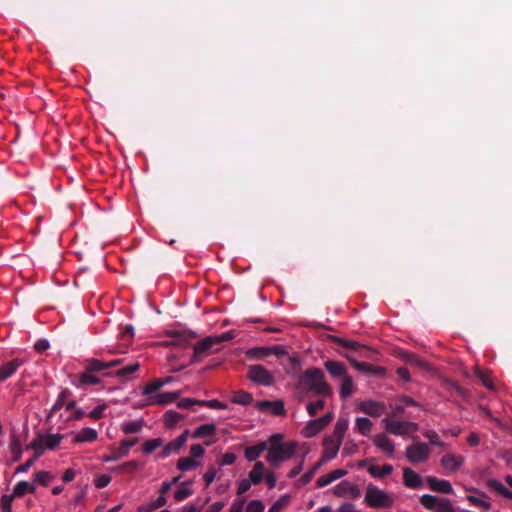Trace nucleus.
<instances>
[{"mask_svg": "<svg viewBox=\"0 0 512 512\" xmlns=\"http://www.w3.org/2000/svg\"><path fill=\"white\" fill-rule=\"evenodd\" d=\"M467 500L474 506H477V507H481L483 508L485 511H488L491 509V504L487 501H484L478 497H475V496H472V495H468L467 496Z\"/></svg>", "mask_w": 512, "mask_h": 512, "instance_id": "680f3d73", "label": "nucleus"}, {"mask_svg": "<svg viewBox=\"0 0 512 512\" xmlns=\"http://www.w3.org/2000/svg\"><path fill=\"white\" fill-rule=\"evenodd\" d=\"M162 445V439L161 438H155L147 440L143 445V451L147 454L152 453L155 451L158 447Z\"/></svg>", "mask_w": 512, "mask_h": 512, "instance_id": "4d7b16f0", "label": "nucleus"}, {"mask_svg": "<svg viewBox=\"0 0 512 512\" xmlns=\"http://www.w3.org/2000/svg\"><path fill=\"white\" fill-rule=\"evenodd\" d=\"M465 458L462 455L455 454H445L441 458V465L444 469H446L449 473L457 472L460 467L463 465Z\"/></svg>", "mask_w": 512, "mask_h": 512, "instance_id": "ddd939ff", "label": "nucleus"}, {"mask_svg": "<svg viewBox=\"0 0 512 512\" xmlns=\"http://www.w3.org/2000/svg\"><path fill=\"white\" fill-rule=\"evenodd\" d=\"M192 481H186L175 491L174 498L177 501H182L193 494V490L189 487Z\"/></svg>", "mask_w": 512, "mask_h": 512, "instance_id": "58836bf2", "label": "nucleus"}, {"mask_svg": "<svg viewBox=\"0 0 512 512\" xmlns=\"http://www.w3.org/2000/svg\"><path fill=\"white\" fill-rule=\"evenodd\" d=\"M248 378L259 385L271 386L274 384L272 373L262 365H251L248 369Z\"/></svg>", "mask_w": 512, "mask_h": 512, "instance_id": "423d86ee", "label": "nucleus"}, {"mask_svg": "<svg viewBox=\"0 0 512 512\" xmlns=\"http://www.w3.org/2000/svg\"><path fill=\"white\" fill-rule=\"evenodd\" d=\"M290 497L284 495L280 497L268 510V512H280L285 505L289 503Z\"/></svg>", "mask_w": 512, "mask_h": 512, "instance_id": "bf43d9fd", "label": "nucleus"}, {"mask_svg": "<svg viewBox=\"0 0 512 512\" xmlns=\"http://www.w3.org/2000/svg\"><path fill=\"white\" fill-rule=\"evenodd\" d=\"M424 437L428 439L429 443L435 446L444 447V442L440 439L439 435L434 430H428L424 433Z\"/></svg>", "mask_w": 512, "mask_h": 512, "instance_id": "13d9d810", "label": "nucleus"}, {"mask_svg": "<svg viewBox=\"0 0 512 512\" xmlns=\"http://www.w3.org/2000/svg\"><path fill=\"white\" fill-rule=\"evenodd\" d=\"M217 472L218 470L214 466L208 468V470L204 474V481L206 486H209L214 481Z\"/></svg>", "mask_w": 512, "mask_h": 512, "instance_id": "69168bd1", "label": "nucleus"}, {"mask_svg": "<svg viewBox=\"0 0 512 512\" xmlns=\"http://www.w3.org/2000/svg\"><path fill=\"white\" fill-rule=\"evenodd\" d=\"M403 484L410 489H420L423 486L421 476L409 467L403 468Z\"/></svg>", "mask_w": 512, "mask_h": 512, "instance_id": "f3484780", "label": "nucleus"}, {"mask_svg": "<svg viewBox=\"0 0 512 512\" xmlns=\"http://www.w3.org/2000/svg\"><path fill=\"white\" fill-rule=\"evenodd\" d=\"M98 437V433L93 428H83L79 433L74 435V443H91Z\"/></svg>", "mask_w": 512, "mask_h": 512, "instance_id": "393cba45", "label": "nucleus"}, {"mask_svg": "<svg viewBox=\"0 0 512 512\" xmlns=\"http://www.w3.org/2000/svg\"><path fill=\"white\" fill-rule=\"evenodd\" d=\"M374 445L382 450L388 457H393L395 445L385 434H377L373 437Z\"/></svg>", "mask_w": 512, "mask_h": 512, "instance_id": "a211bd4d", "label": "nucleus"}, {"mask_svg": "<svg viewBox=\"0 0 512 512\" xmlns=\"http://www.w3.org/2000/svg\"><path fill=\"white\" fill-rule=\"evenodd\" d=\"M334 494L338 497L349 496L352 499H357L360 497L361 492L357 485L351 484L348 481H342L335 487Z\"/></svg>", "mask_w": 512, "mask_h": 512, "instance_id": "4468645a", "label": "nucleus"}, {"mask_svg": "<svg viewBox=\"0 0 512 512\" xmlns=\"http://www.w3.org/2000/svg\"><path fill=\"white\" fill-rule=\"evenodd\" d=\"M26 449H32L34 451L33 458L37 460L39 457H41L45 452V447L40 442V440L36 437L30 444L26 446Z\"/></svg>", "mask_w": 512, "mask_h": 512, "instance_id": "3c124183", "label": "nucleus"}, {"mask_svg": "<svg viewBox=\"0 0 512 512\" xmlns=\"http://www.w3.org/2000/svg\"><path fill=\"white\" fill-rule=\"evenodd\" d=\"M235 337L233 331H227L220 335L207 336L193 347V355L191 362H198L203 356L208 355L215 345H219L222 342L230 341Z\"/></svg>", "mask_w": 512, "mask_h": 512, "instance_id": "7ed1b4c3", "label": "nucleus"}, {"mask_svg": "<svg viewBox=\"0 0 512 512\" xmlns=\"http://www.w3.org/2000/svg\"><path fill=\"white\" fill-rule=\"evenodd\" d=\"M347 474V471L344 469H336L331 471L330 473L323 475L317 479V486L318 487H325L329 485L330 483L334 482L335 480L345 476Z\"/></svg>", "mask_w": 512, "mask_h": 512, "instance_id": "b1692460", "label": "nucleus"}, {"mask_svg": "<svg viewBox=\"0 0 512 512\" xmlns=\"http://www.w3.org/2000/svg\"><path fill=\"white\" fill-rule=\"evenodd\" d=\"M107 407L108 405L105 403L98 405L88 414V416L94 420H99L104 416V411Z\"/></svg>", "mask_w": 512, "mask_h": 512, "instance_id": "e2e57ef3", "label": "nucleus"}, {"mask_svg": "<svg viewBox=\"0 0 512 512\" xmlns=\"http://www.w3.org/2000/svg\"><path fill=\"white\" fill-rule=\"evenodd\" d=\"M231 401L239 405H248L252 403L253 397L251 393L246 392L244 390H239L234 392Z\"/></svg>", "mask_w": 512, "mask_h": 512, "instance_id": "e433bc0d", "label": "nucleus"}, {"mask_svg": "<svg viewBox=\"0 0 512 512\" xmlns=\"http://www.w3.org/2000/svg\"><path fill=\"white\" fill-rule=\"evenodd\" d=\"M10 451L12 454V460L17 462L22 457L21 441L18 435L12 434L10 438Z\"/></svg>", "mask_w": 512, "mask_h": 512, "instance_id": "c756f323", "label": "nucleus"}, {"mask_svg": "<svg viewBox=\"0 0 512 512\" xmlns=\"http://www.w3.org/2000/svg\"><path fill=\"white\" fill-rule=\"evenodd\" d=\"M188 436H189V430H185L180 436H178L176 439L170 441L169 443H167L161 454H160V457L161 458H167L169 455H171L172 453H177L181 447L186 443L187 439H188Z\"/></svg>", "mask_w": 512, "mask_h": 512, "instance_id": "9d476101", "label": "nucleus"}, {"mask_svg": "<svg viewBox=\"0 0 512 512\" xmlns=\"http://www.w3.org/2000/svg\"><path fill=\"white\" fill-rule=\"evenodd\" d=\"M245 502L246 500L244 498H236L233 501L229 509V512H242Z\"/></svg>", "mask_w": 512, "mask_h": 512, "instance_id": "774afa93", "label": "nucleus"}, {"mask_svg": "<svg viewBox=\"0 0 512 512\" xmlns=\"http://www.w3.org/2000/svg\"><path fill=\"white\" fill-rule=\"evenodd\" d=\"M270 356L269 347H254L246 351V357L250 360H261Z\"/></svg>", "mask_w": 512, "mask_h": 512, "instance_id": "7c9ffc66", "label": "nucleus"}, {"mask_svg": "<svg viewBox=\"0 0 512 512\" xmlns=\"http://www.w3.org/2000/svg\"><path fill=\"white\" fill-rule=\"evenodd\" d=\"M318 422L315 420H311L307 423V425L305 426L304 430H303V434L305 437L307 438H311V437H314L315 435H317L320 431L323 430V428H320L319 424H317Z\"/></svg>", "mask_w": 512, "mask_h": 512, "instance_id": "de8ad7c7", "label": "nucleus"}, {"mask_svg": "<svg viewBox=\"0 0 512 512\" xmlns=\"http://www.w3.org/2000/svg\"><path fill=\"white\" fill-rule=\"evenodd\" d=\"M358 432L364 436H367L372 428V421L366 417H358L355 421Z\"/></svg>", "mask_w": 512, "mask_h": 512, "instance_id": "c03bdc74", "label": "nucleus"}, {"mask_svg": "<svg viewBox=\"0 0 512 512\" xmlns=\"http://www.w3.org/2000/svg\"><path fill=\"white\" fill-rule=\"evenodd\" d=\"M419 501L424 508L433 512H456L448 498L424 494Z\"/></svg>", "mask_w": 512, "mask_h": 512, "instance_id": "39448f33", "label": "nucleus"}, {"mask_svg": "<svg viewBox=\"0 0 512 512\" xmlns=\"http://www.w3.org/2000/svg\"><path fill=\"white\" fill-rule=\"evenodd\" d=\"M70 412L71 414L66 419L67 422L81 420L86 415L85 410L82 408H76Z\"/></svg>", "mask_w": 512, "mask_h": 512, "instance_id": "338daca9", "label": "nucleus"}, {"mask_svg": "<svg viewBox=\"0 0 512 512\" xmlns=\"http://www.w3.org/2000/svg\"><path fill=\"white\" fill-rule=\"evenodd\" d=\"M198 405L199 406H207L209 408H212V409H219V410H224V409H227V405L223 402H220L219 400L217 399H212V400H200L198 402Z\"/></svg>", "mask_w": 512, "mask_h": 512, "instance_id": "6e6d98bb", "label": "nucleus"}, {"mask_svg": "<svg viewBox=\"0 0 512 512\" xmlns=\"http://www.w3.org/2000/svg\"><path fill=\"white\" fill-rule=\"evenodd\" d=\"M108 369L107 361L90 358L86 360L85 370L88 372L96 373Z\"/></svg>", "mask_w": 512, "mask_h": 512, "instance_id": "473e14b6", "label": "nucleus"}, {"mask_svg": "<svg viewBox=\"0 0 512 512\" xmlns=\"http://www.w3.org/2000/svg\"><path fill=\"white\" fill-rule=\"evenodd\" d=\"M325 463H326V462H325L322 458H320V459H319V460H318V461L313 465V467H312L310 470H308L306 473H304V474L301 476L300 481H301L303 484H307V483H309V482L313 479V477H314L315 473H316V472L321 468V466H322V465H324Z\"/></svg>", "mask_w": 512, "mask_h": 512, "instance_id": "49530a36", "label": "nucleus"}, {"mask_svg": "<svg viewBox=\"0 0 512 512\" xmlns=\"http://www.w3.org/2000/svg\"><path fill=\"white\" fill-rule=\"evenodd\" d=\"M37 438L43 444L45 449L54 450L60 444L61 440L64 438V435H62V434H46V435L39 434L37 436Z\"/></svg>", "mask_w": 512, "mask_h": 512, "instance_id": "4be33fe9", "label": "nucleus"}, {"mask_svg": "<svg viewBox=\"0 0 512 512\" xmlns=\"http://www.w3.org/2000/svg\"><path fill=\"white\" fill-rule=\"evenodd\" d=\"M347 429H348V420L343 419V418L338 419V421L336 422V425L334 427L333 435L330 438L334 439V440H339L342 443V440L345 436Z\"/></svg>", "mask_w": 512, "mask_h": 512, "instance_id": "2f4dec72", "label": "nucleus"}, {"mask_svg": "<svg viewBox=\"0 0 512 512\" xmlns=\"http://www.w3.org/2000/svg\"><path fill=\"white\" fill-rule=\"evenodd\" d=\"M80 385H98L101 383L100 378L94 375L92 372L84 371L79 375Z\"/></svg>", "mask_w": 512, "mask_h": 512, "instance_id": "a18cd8bd", "label": "nucleus"}, {"mask_svg": "<svg viewBox=\"0 0 512 512\" xmlns=\"http://www.w3.org/2000/svg\"><path fill=\"white\" fill-rule=\"evenodd\" d=\"M216 432V426L212 423L210 424H203L199 426L192 434L193 438H202V437H209L214 436Z\"/></svg>", "mask_w": 512, "mask_h": 512, "instance_id": "f704fd0d", "label": "nucleus"}, {"mask_svg": "<svg viewBox=\"0 0 512 512\" xmlns=\"http://www.w3.org/2000/svg\"><path fill=\"white\" fill-rule=\"evenodd\" d=\"M35 482L47 486L54 479V475L48 471H38L34 474Z\"/></svg>", "mask_w": 512, "mask_h": 512, "instance_id": "8fccbe9b", "label": "nucleus"}, {"mask_svg": "<svg viewBox=\"0 0 512 512\" xmlns=\"http://www.w3.org/2000/svg\"><path fill=\"white\" fill-rule=\"evenodd\" d=\"M36 491V486L34 483H30L27 481L18 482L13 489V494L17 498L23 497L27 493H34Z\"/></svg>", "mask_w": 512, "mask_h": 512, "instance_id": "bb28decb", "label": "nucleus"}, {"mask_svg": "<svg viewBox=\"0 0 512 512\" xmlns=\"http://www.w3.org/2000/svg\"><path fill=\"white\" fill-rule=\"evenodd\" d=\"M426 481H427L429 488L434 492L443 493V494H453L454 493V489L448 480L438 479L433 476H428L426 478Z\"/></svg>", "mask_w": 512, "mask_h": 512, "instance_id": "2eb2a0df", "label": "nucleus"}, {"mask_svg": "<svg viewBox=\"0 0 512 512\" xmlns=\"http://www.w3.org/2000/svg\"><path fill=\"white\" fill-rule=\"evenodd\" d=\"M325 406V401L322 399H319L315 402H310L307 405V412L311 417H314L317 415L319 410H322Z\"/></svg>", "mask_w": 512, "mask_h": 512, "instance_id": "864d4df0", "label": "nucleus"}, {"mask_svg": "<svg viewBox=\"0 0 512 512\" xmlns=\"http://www.w3.org/2000/svg\"><path fill=\"white\" fill-rule=\"evenodd\" d=\"M17 498L14 494H5L1 497V510L4 511H12V502Z\"/></svg>", "mask_w": 512, "mask_h": 512, "instance_id": "052dcab7", "label": "nucleus"}, {"mask_svg": "<svg viewBox=\"0 0 512 512\" xmlns=\"http://www.w3.org/2000/svg\"><path fill=\"white\" fill-rule=\"evenodd\" d=\"M143 425H144V420L143 419L135 420V421H129V422H126V423H124L122 425V431L125 434L139 433L142 430Z\"/></svg>", "mask_w": 512, "mask_h": 512, "instance_id": "ea45409f", "label": "nucleus"}, {"mask_svg": "<svg viewBox=\"0 0 512 512\" xmlns=\"http://www.w3.org/2000/svg\"><path fill=\"white\" fill-rule=\"evenodd\" d=\"M137 441H138L137 438L123 439L120 442L119 447L115 451H113V453L111 455L104 457V461L105 462L117 461V460L127 456L130 448L133 447L137 443Z\"/></svg>", "mask_w": 512, "mask_h": 512, "instance_id": "1a4fd4ad", "label": "nucleus"}, {"mask_svg": "<svg viewBox=\"0 0 512 512\" xmlns=\"http://www.w3.org/2000/svg\"><path fill=\"white\" fill-rule=\"evenodd\" d=\"M383 422L386 423V431L397 436H403L418 430V425L410 421H390L388 418H384Z\"/></svg>", "mask_w": 512, "mask_h": 512, "instance_id": "0eeeda50", "label": "nucleus"}, {"mask_svg": "<svg viewBox=\"0 0 512 512\" xmlns=\"http://www.w3.org/2000/svg\"><path fill=\"white\" fill-rule=\"evenodd\" d=\"M183 418H184L183 415H181L180 413H178L174 410H167L164 414L165 426L168 428H172L178 422H180Z\"/></svg>", "mask_w": 512, "mask_h": 512, "instance_id": "a19ab883", "label": "nucleus"}, {"mask_svg": "<svg viewBox=\"0 0 512 512\" xmlns=\"http://www.w3.org/2000/svg\"><path fill=\"white\" fill-rule=\"evenodd\" d=\"M369 474L374 478H384L393 472V466L385 464L382 467L371 465L368 467Z\"/></svg>", "mask_w": 512, "mask_h": 512, "instance_id": "cd10ccee", "label": "nucleus"}, {"mask_svg": "<svg viewBox=\"0 0 512 512\" xmlns=\"http://www.w3.org/2000/svg\"><path fill=\"white\" fill-rule=\"evenodd\" d=\"M365 502L372 508H390L394 499L377 486L369 484L366 488Z\"/></svg>", "mask_w": 512, "mask_h": 512, "instance_id": "20e7f679", "label": "nucleus"}, {"mask_svg": "<svg viewBox=\"0 0 512 512\" xmlns=\"http://www.w3.org/2000/svg\"><path fill=\"white\" fill-rule=\"evenodd\" d=\"M139 467H140L139 462H137L135 460H131V461L125 462V463L115 467L114 470L119 471V472H134Z\"/></svg>", "mask_w": 512, "mask_h": 512, "instance_id": "603ef678", "label": "nucleus"}, {"mask_svg": "<svg viewBox=\"0 0 512 512\" xmlns=\"http://www.w3.org/2000/svg\"><path fill=\"white\" fill-rule=\"evenodd\" d=\"M359 408L371 417H379L385 412L386 406L383 402L369 400L361 402Z\"/></svg>", "mask_w": 512, "mask_h": 512, "instance_id": "dca6fc26", "label": "nucleus"}, {"mask_svg": "<svg viewBox=\"0 0 512 512\" xmlns=\"http://www.w3.org/2000/svg\"><path fill=\"white\" fill-rule=\"evenodd\" d=\"M348 361L353 365L354 368H356L358 371L367 373V374H376V375H382L384 374V368L375 366L368 362H359L352 358L351 356H346Z\"/></svg>", "mask_w": 512, "mask_h": 512, "instance_id": "6ab92c4d", "label": "nucleus"}, {"mask_svg": "<svg viewBox=\"0 0 512 512\" xmlns=\"http://www.w3.org/2000/svg\"><path fill=\"white\" fill-rule=\"evenodd\" d=\"M25 360L21 358H14L7 362H4L0 366V381L3 382L8 378L12 377L15 372L24 364Z\"/></svg>", "mask_w": 512, "mask_h": 512, "instance_id": "f8f14e48", "label": "nucleus"}, {"mask_svg": "<svg viewBox=\"0 0 512 512\" xmlns=\"http://www.w3.org/2000/svg\"><path fill=\"white\" fill-rule=\"evenodd\" d=\"M301 383L314 394L328 397L332 395V389L325 381L324 372L316 367L304 371L301 377Z\"/></svg>", "mask_w": 512, "mask_h": 512, "instance_id": "f03ea898", "label": "nucleus"}, {"mask_svg": "<svg viewBox=\"0 0 512 512\" xmlns=\"http://www.w3.org/2000/svg\"><path fill=\"white\" fill-rule=\"evenodd\" d=\"M329 338L335 344L342 346L343 348H346V349L358 351L363 348V346L360 343L353 341V340L344 339V338L334 336V335L329 336Z\"/></svg>", "mask_w": 512, "mask_h": 512, "instance_id": "c85d7f7f", "label": "nucleus"}, {"mask_svg": "<svg viewBox=\"0 0 512 512\" xmlns=\"http://www.w3.org/2000/svg\"><path fill=\"white\" fill-rule=\"evenodd\" d=\"M167 502L165 496L160 495L157 499L152 501L151 503L144 504L138 507V512H153L161 507H163Z\"/></svg>", "mask_w": 512, "mask_h": 512, "instance_id": "72a5a7b5", "label": "nucleus"}, {"mask_svg": "<svg viewBox=\"0 0 512 512\" xmlns=\"http://www.w3.org/2000/svg\"><path fill=\"white\" fill-rule=\"evenodd\" d=\"M430 448L427 444L419 442L406 448V457L412 464L425 462L430 456Z\"/></svg>", "mask_w": 512, "mask_h": 512, "instance_id": "6e6552de", "label": "nucleus"}, {"mask_svg": "<svg viewBox=\"0 0 512 512\" xmlns=\"http://www.w3.org/2000/svg\"><path fill=\"white\" fill-rule=\"evenodd\" d=\"M341 444L342 443L339 440H334L329 437L326 438L323 443L324 451H323V455L321 458L325 462H328V461L334 459L337 456V453L340 449Z\"/></svg>", "mask_w": 512, "mask_h": 512, "instance_id": "aec40b11", "label": "nucleus"}, {"mask_svg": "<svg viewBox=\"0 0 512 512\" xmlns=\"http://www.w3.org/2000/svg\"><path fill=\"white\" fill-rule=\"evenodd\" d=\"M180 396V392L179 391H173V392H164V393H159V394H155L153 396H150V403L151 404H159V405H163V404H168V403H172L174 402L175 400H177Z\"/></svg>", "mask_w": 512, "mask_h": 512, "instance_id": "412c9836", "label": "nucleus"}, {"mask_svg": "<svg viewBox=\"0 0 512 512\" xmlns=\"http://www.w3.org/2000/svg\"><path fill=\"white\" fill-rule=\"evenodd\" d=\"M353 392V380L350 376H345L342 378V383L340 386V398L346 399L351 396Z\"/></svg>", "mask_w": 512, "mask_h": 512, "instance_id": "79ce46f5", "label": "nucleus"}, {"mask_svg": "<svg viewBox=\"0 0 512 512\" xmlns=\"http://www.w3.org/2000/svg\"><path fill=\"white\" fill-rule=\"evenodd\" d=\"M264 504L260 500H252L246 507V512H263Z\"/></svg>", "mask_w": 512, "mask_h": 512, "instance_id": "0e129e2a", "label": "nucleus"}, {"mask_svg": "<svg viewBox=\"0 0 512 512\" xmlns=\"http://www.w3.org/2000/svg\"><path fill=\"white\" fill-rule=\"evenodd\" d=\"M256 408L260 411H269L275 416H281L285 414L284 403L281 400L269 401H257L255 404Z\"/></svg>", "mask_w": 512, "mask_h": 512, "instance_id": "9b49d317", "label": "nucleus"}, {"mask_svg": "<svg viewBox=\"0 0 512 512\" xmlns=\"http://www.w3.org/2000/svg\"><path fill=\"white\" fill-rule=\"evenodd\" d=\"M325 368L333 377L343 378L347 376L346 366L341 362L328 360L325 362Z\"/></svg>", "mask_w": 512, "mask_h": 512, "instance_id": "5701e85b", "label": "nucleus"}, {"mask_svg": "<svg viewBox=\"0 0 512 512\" xmlns=\"http://www.w3.org/2000/svg\"><path fill=\"white\" fill-rule=\"evenodd\" d=\"M70 394L71 392L68 389H64L58 394V397L50 410L49 416H52L53 414L58 412L62 407H65L66 399Z\"/></svg>", "mask_w": 512, "mask_h": 512, "instance_id": "4c0bfd02", "label": "nucleus"}, {"mask_svg": "<svg viewBox=\"0 0 512 512\" xmlns=\"http://www.w3.org/2000/svg\"><path fill=\"white\" fill-rule=\"evenodd\" d=\"M140 365L138 362H134L131 364H128L118 370H116L114 373H106V376H116L120 379H127L131 374L136 372L139 369Z\"/></svg>", "mask_w": 512, "mask_h": 512, "instance_id": "a878e982", "label": "nucleus"}, {"mask_svg": "<svg viewBox=\"0 0 512 512\" xmlns=\"http://www.w3.org/2000/svg\"><path fill=\"white\" fill-rule=\"evenodd\" d=\"M269 448L266 460L273 466L278 467L281 462L291 459L296 453L297 442H283V435L276 433L268 439Z\"/></svg>", "mask_w": 512, "mask_h": 512, "instance_id": "f257e3e1", "label": "nucleus"}, {"mask_svg": "<svg viewBox=\"0 0 512 512\" xmlns=\"http://www.w3.org/2000/svg\"><path fill=\"white\" fill-rule=\"evenodd\" d=\"M162 387L163 382H161V379H155L144 387L142 394L147 396L151 395Z\"/></svg>", "mask_w": 512, "mask_h": 512, "instance_id": "5fc2aeb1", "label": "nucleus"}, {"mask_svg": "<svg viewBox=\"0 0 512 512\" xmlns=\"http://www.w3.org/2000/svg\"><path fill=\"white\" fill-rule=\"evenodd\" d=\"M198 466V462L190 457L180 458L177 462V468L181 471H188Z\"/></svg>", "mask_w": 512, "mask_h": 512, "instance_id": "09e8293b", "label": "nucleus"}, {"mask_svg": "<svg viewBox=\"0 0 512 512\" xmlns=\"http://www.w3.org/2000/svg\"><path fill=\"white\" fill-rule=\"evenodd\" d=\"M264 464L260 461L256 462L253 469L249 473V480L253 484H259L263 479Z\"/></svg>", "mask_w": 512, "mask_h": 512, "instance_id": "c9c22d12", "label": "nucleus"}, {"mask_svg": "<svg viewBox=\"0 0 512 512\" xmlns=\"http://www.w3.org/2000/svg\"><path fill=\"white\" fill-rule=\"evenodd\" d=\"M488 486L498 494L502 495L503 497L508 499L512 498V492L501 482L497 480H489Z\"/></svg>", "mask_w": 512, "mask_h": 512, "instance_id": "37998d69", "label": "nucleus"}]
</instances>
